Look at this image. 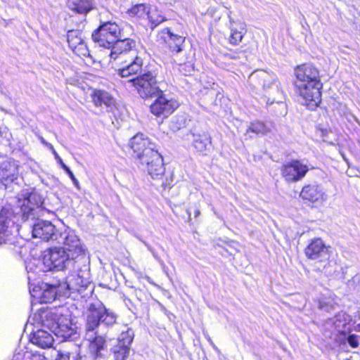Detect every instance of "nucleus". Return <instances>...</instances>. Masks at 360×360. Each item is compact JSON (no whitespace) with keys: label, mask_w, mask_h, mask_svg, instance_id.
<instances>
[{"label":"nucleus","mask_w":360,"mask_h":360,"mask_svg":"<svg viewBox=\"0 0 360 360\" xmlns=\"http://www.w3.org/2000/svg\"><path fill=\"white\" fill-rule=\"evenodd\" d=\"M69 177L71 179V180L72 181L74 185L78 188L79 189V183L78 181V180L75 178V175L73 174L72 172H70L69 174H68Z\"/></svg>","instance_id":"nucleus-35"},{"label":"nucleus","mask_w":360,"mask_h":360,"mask_svg":"<svg viewBox=\"0 0 360 360\" xmlns=\"http://www.w3.org/2000/svg\"><path fill=\"white\" fill-rule=\"evenodd\" d=\"M300 196L304 200L321 203L327 199L323 188L316 184H309L302 188Z\"/></svg>","instance_id":"nucleus-17"},{"label":"nucleus","mask_w":360,"mask_h":360,"mask_svg":"<svg viewBox=\"0 0 360 360\" xmlns=\"http://www.w3.org/2000/svg\"><path fill=\"white\" fill-rule=\"evenodd\" d=\"M129 146L134 151V158L145 153V150L155 147V143H152L143 134H137L132 137L129 142Z\"/></svg>","instance_id":"nucleus-20"},{"label":"nucleus","mask_w":360,"mask_h":360,"mask_svg":"<svg viewBox=\"0 0 360 360\" xmlns=\"http://www.w3.org/2000/svg\"><path fill=\"white\" fill-rule=\"evenodd\" d=\"M134 336V331L131 329L128 328L126 331H122L118 338L117 345L130 347V345L132 342Z\"/></svg>","instance_id":"nucleus-29"},{"label":"nucleus","mask_w":360,"mask_h":360,"mask_svg":"<svg viewBox=\"0 0 360 360\" xmlns=\"http://www.w3.org/2000/svg\"><path fill=\"white\" fill-rule=\"evenodd\" d=\"M158 98L151 104L150 112L157 117H167L179 106V102L172 98H168L162 94L156 95Z\"/></svg>","instance_id":"nucleus-9"},{"label":"nucleus","mask_w":360,"mask_h":360,"mask_svg":"<svg viewBox=\"0 0 360 360\" xmlns=\"http://www.w3.org/2000/svg\"><path fill=\"white\" fill-rule=\"evenodd\" d=\"M12 215L9 207H4L0 211V236L4 237V243L9 240V231L8 230L10 218Z\"/></svg>","instance_id":"nucleus-24"},{"label":"nucleus","mask_w":360,"mask_h":360,"mask_svg":"<svg viewBox=\"0 0 360 360\" xmlns=\"http://www.w3.org/2000/svg\"><path fill=\"white\" fill-rule=\"evenodd\" d=\"M297 92L304 99L305 105L313 108L321 102L320 73L317 68L311 64H302L295 69Z\"/></svg>","instance_id":"nucleus-4"},{"label":"nucleus","mask_w":360,"mask_h":360,"mask_svg":"<svg viewBox=\"0 0 360 360\" xmlns=\"http://www.w3.org/2000/svg\"><path fill=\"white\" fill-rule=\"evenodd\" d=\"M147 7L144 4H138L131 8L130 12L131 14L136 15L139 18H148Z\"/></svg>","instance_id":"nucleus-31"},{"label":"nucleus","mask_w":360,"mask_h":360,"mask_svg":"<svg viewBox=\"0 0 360 360\" xmlns=\"http://www.w3.org/2000/svg\"><path fill=\"white\" fill-rule=\"evenodd\" d=\"M41 141L43 144H44L45 146H48V142H46L43 138L41 139Z\"/></svg>","instance_id":"nucleus-41"},{"label":"nucleus","mask_w":360,"mask_h":360,"mask_svg":"<svg viewBox=\"0 0 360 360\" xmlns=\"http://www.w3.org/2000/svg\"><path fill=\"white\" fill-rule=\"evenodd\" d=\"M319 307H320L321 309H323V308H324V305H323V304L322 302H320V303H319Z\"/></svg>","instance_id":"nucleus-45"},{"label":"nucleus","mask_w":360,"mask_h":360,"mask_svg":"<svg viewBox=\"0 0 360 360\" xmlns=\"http://www.w3.org/2000/svg\"><path fill=\"white\" fill-rule=\"evenodd\" d=\"M129 82L137 90V92L142 98H149L153 96L159 95L161 92L159 86L157 85L155 77L150 72L146 73Z\"/></svg>","instance_id":"nucleus-8"},{"label":"nucleus","mask_w":360,"mask_h":360,"mask_svg":"<svg viewBox=\"0 0 360 360\" xmlns=\"http://www.w3.org/2000/svg\"><path fill=\"white\" fill-rule=\"evenodd\" d=\"M184 140L191 143L195 149L203 155H207L210 151L211 139L206 134H200L191 131L184 136Z\"/></svg>","instance_id":"nucleus-15"},{"label":"nucleus","mask_w":360,"mask_h":360,"mask_svg":"<svg viewBox=\"0 0 360 360\" xmlns=\"http://www.w3.org/2000/svg\"><path fill=\"white\" fill-rule=\"evenodd\" d=\"M37 329L34 331L30 337V342L42 349L51 348L54 342L53 333L49 330H46L45 327Z\"/></svg>","instance_id":"nucleus-18"},{"label":"nucleus","mask_w":360,"mask_h":360,"mask_svg":"<svg viewBox=\"0 0 360 360\" xmlns=\"http://www.w3.org/2000/svg\"><path fill=\"white\" fill-rule=\"evenodd\" d=\"M158 38L159 41L165 43L173 53H178L183 50L185 37L173 34L169 28L161 30Z\"/></svg>","instance_id":"nucleus-13"},{"label":"nucleus","mask_w":360,"mask_h":360,"mask_svg":"<svg viewBox=\"0 0 360 360\" xmlns=\"http://www.w3.org/2000/svg\"><path fill=\"white\" fill-rule=\"evenodd\" d=\"M53 154L54 155V157H55V159L57 160V162L59 163V164H63V160L60 158V157L58 155V154L57 153V152L55 150V149H53Z\"/></svg>","instance_id":"nucleus-36"},{"label":"nucleus","mask_w":360,"mask_h":360,"mask_svg":"<svg viewBox=\"0 0 360 360\" xmlns=\"http://www.w3.org/2000/svg\"><path fill=\"white\" fill-rule=\"evenodd\" d=\"M86 318L85 339L89 342V349L92 358L96 359L101 356L104 349L105 340L102 336L96 335L95 330L99 323L112 326L116 323L117 315L101 302L91 303L89 307Z\"/></svg>","instance_id":"nucleus-2"},{"label":"nucleus","mask_w":360,"mask_h":360,"mask_svg":"<svg viewBox=\"0 0 360 360\" xmlns=\"http://www.w3.org/2000/svg\"><path fill=\"white\" fill-rule=\"evenodd\" d=\"M135 46L136 42L131 39H119L117 38L110 48V58L115 60L127 54L131 56L133 51H136L133 49Z\"/></svg>","instance_id":"nucleus-16"},{"label":"nucleus","mask_w":360,"mask_h":360,"mask_svg":"<svg viewBox=\"0 0 360 360\" xmlns=\"http://www.w3.org/2000/svg\"><path fill=\"white\" fill-rule=\"evenodd\" d=\"M249 129L251 130V131L255 133V134H265L270 131V127L265 125L264 123L256 121L251 123V125L249 127Z\"/></svg>","instance_id":"nucleus-30"},{"label":"nucleus","mask_w":360,"mask_h":360,"mask_svg":"<svg viewBox=\"0 0 360 360\" xmlns=\"http://www.w3.org/2000/svg\"><path fill=\"white\" fill-rule=\"evenodd\" d=\"M30 226L33 238L63 245L44 252V271L75 269L87 261V250L74 231H59L51 222L41 219H37Z\"/></svg>","instance_id":"nucleus-1"},{"label":"nucleus","mask_w":360,"mask_h":360,"mask_svg":"<svg viewBox=\"0 0 360 360\" xmlns=\"http://www.w3.org/2000/svg\"><path fill=\"white\" fill-rule=\"evenodd\" d=\"M46 146L49 147V148L51 149V151L53 152V149H54V148H53V146L51 143H49L48 146Z\"/></svg>","instance_id":"nucleus-42"},{"label":"nucleus","mask_w":360,"mask_h":360,"mask_svg":"<svg viewBox=\"0 0 360 360\" xmlns=\"http://www.w3.org/2000/svg\"><path fill=\"white\" fill-rule=\"evenodd\" d=\"M19 176V165L14 160H6L0 164V181L6 186Z\"/></svg>","instance_id":"nucleus-14"},{"label":"nucleus","mask_w":360,"mask_h":360,"mask_svg":"<svg viewBox=\"0 0 360 360\" xmlns=\"http://www.w3.org/2000/svg\"><path fill=\"white\" fill-rule=\"evenodd\" d=\"M309 169L300 161L293 160L284 165L281 169V174L288 182H296L301 180Z\"/></svg>","instance_id":"nucleus-11"},{"label":"nucleus","mask_w":360,"mask_h":360,"mask_svg":"<svg viewBox=\"0 0 360 360\" xmlns=\"http://www.w3.org/2000/svg\"><path fill=\"white\" fill-rule=\"evenodd\" d=\"M341 316H344V315H338L337 320L335 322V328L338 333L335 341L339 344L344 345L347 342V333L350 332V327L346 322L342 323L340 320Z\"/></svg>","instance_id":"nucleus-25"},{"label":"nucleus","mask_w":360,"mask_h":360,"mask_svg":"<svg viewBox=\"0 0 360 360\" xmlns=\"http://www.w3.org/2000/svg\"><path fill=\"white\" fill-rule=\"evenodd\" d=\"M4 237L0 236V245L4 243Z\"/></svg>","instance_id":"nucleus-43"},{"label":"nucleus","mask_w":360,"mask_h":360,"mask_svg":"<svg viewBox=\"0 0 360 360\" xmlns=\"http://www.w3.org/2000/svg\"><path fill=\"white\" fill-rule=\"evenodd\" d=\"M32 319L64 340L76 338L77 327L72 323L68 311L64 307L41 308L33 315Z\"/></svg>","instance_id":"nucleus-3"},{"label":"nucleus","mask_w":360,"mask_h":360,"mask_svg":"<svg viewBox=\"0 0 360 360\" xmlns=\"http://www.w3.org/2000/svg\"><path fill=\"white\" fill-rule=\"evenodd\" d=\"M61 167L68 174H69L72 171L70 169V168L63 162V164H60Z\"/></svg>","instance_id":"nucleus-39"},{"label":"nucleus","mask_w":360,"mask_h":360,"mask_svg":"<svg viewBox=\"0 0 360 360\" xmlns=\"http://www.w3.org/2000/svg\"><path fill=\"white\" fill-rule=\"evenodd\" d=\"M41 204V198L36 193H31L27 199L24 200L22 205V217L27 221L31 216H34V212Z\"/></svg>","instance_id":"nucleus-21"},{"label":"nucleus","mask_w":360,"mask_h":360,"mask_svg":"<svg viewBox=\"0 0 360 360\" xmlns=\"http://www.w3.org/2000/svg\"><path fill=\"white\" fill-rule=\"evenodd\" d=\"M146 278L148 282H150V278L148 276H146Z\"/></svg>","instance_id":"nucleus-46"},{"label":"nucleus","mask_w":360,"mask_h":360,"mask_svg":"<svg viewBox=\"0 0 360 360\" xmlns=\"http://www.w3.org/2000/svg\"><path fill=\"white\" fill-rule=\"evenodd\" d=\"M347 342L349 344V345L353 347L356 348L359 346V337L356 335L352 334L349 335L347 337Z\"/></svg>","instance_id":"nucleus-33"},{"label":"nucleus","mask_w":360,"mask_h":360,"mask_svg":"<svg viewBox=\"0 0 360 360\" xmlns=\"http://www.w3.org/2000/svg\"><path fill=\"white\" fill-rule=\"evenodd\" d=\"M67 41L69 47L76 55L80 57L89 56L86 43L79 30H69L67 33Z\"/></svg>","instance_id":"nucleus-12"},{"label":"nucleus","mask_w":360,"mask_h":360,"mask_svg":"<svg viewBox=\"0 0 360 360\" xmlns=\"http://www.w3.org/2000/svg\"><path fill=\"white\" fill-rule=\"evenodd\" d=\"M135 162L139 167L146 169L152 178H159L165 173L163 159L155 149V146L145 150V153L138 155Z\"/></svg>","instance_id":"nucleus-6"},{"label":"nucleus","mask_w":360,"mask_h":360,"mask_svg":"<svg viewBox=\"0 0 360 360\" xmlns=\"http://www.w3.org/2000/svg\"><path fill=\"white\" fill-rule=\"evenodd\" d=\"M330 247L319 238L312 240L304 250L306 257L318 262H327L330 257Z\"/></svg>","instance_id":"nucleus-10"},{"label":"nucleus","mask_w":360,"mask_h":360,"mask_svg":"<svg viewBox=\"0 0 360 360\" xmlns=\"http://www.w3.org/2000/svg\"><path fill=\"white\" fill-rule=\"evenodd\" d=\"M119 26L112 22H104L92 34L93 40L100 46L110 49L113 43L119 38Z\"/></svg>","instance_id":"nucleus-7"},{"label":"nucleus","mask_w":360,"mask_h":360,"mask_svg":"<svg viewBox=\"0 0 360 360\" xmlns=\"http://www.w3.org/2000/svg\"><path fill=\"white\" fill-rule=\"evenodd\" d=\"M200 212L199 209L196 208V210L195 211V217H198L200 215Z\"/></svg>","instance_id":"nucleus-40"},{"label":"nucleus","mask_w":360,"mask_h":360,"mask_svg":"<svg viewBox=\"0 0 360 360\" xmlns=\"http://www.w3.org/2000/svg\"><path fill=\"white\" fill-rule=\"evenodd\" d=\"M243 36L239 32H233L231 33V42L233 44H237L241 41Z\"/></svg>","instance_id":"nucleus-34"},{"label":"nucleus","mask_w":360,"mask_h":360,"mask_svg":"<svg viewBox=\"0 0 360 360\" xmlns=\"http://www.w3.org/2000/svg\"><path fill=\"white\" fill-rule=\"evenodd\" d=\"M125 63L127 64L118 70V74L122 77H127L141 71L143 59L136 54V51H133V54L129 56V61L125 60Z\"/></svg>","instance_id":"nucleus-19"},{"label":"nucleus","mask_w":360,"mask_h":360,"mask_svg":"<svg viewBox=\"0 0 360 360\" xmlns=\"http://www.w3.org/2000/svg\"><path fill=\"white\" fill-rule=\"evenodd\" d=\"M254 79H258L259 83L262 86L263 89L266 90L273 86H278V79L276 75L272 72L264 70H259L255 72L251 75Z\"/></svg>","instance_id":"nucleus-22"},{"label":"nucleus","mask_w":360,"mask_h":360,"mask_svg":"<svg viewBox=\"0 0 360 360\" xmlns=\"http://www.w3.org/2000/svg\"><path fill=\"white\" fill-rule=\"evenodd\" d=\"M326 263L323 268L320 269L321 271L326 274L327 276H331L333 275L335 271V268L334 265L331 264L330 262H329V259L327 262H325Z\"/></svg>","instance_id":"nucleus-32"},{"label":"nucleus","mask_w":360,"mask_h":360,"mask_svg":"<svg viewBox=\"0 0 360 360\" xmlns=\"http://www.w3.org/2000/svg\"><path fill=\"white\" fill-rule=\"evenodd\" d=\"M88 274L80 271L77 274H72L67 277L64 283H59L58 286L51 285V288L43 292V297L45 302H51L56 299L57 295H66L65 290L71 292H77L82 293L89 285Z\"/></svg>","instance_id":"nucleus-5"},{"label":"nucleus","mask_w":360,"mask_h":360,"mask_svg":"<svg viewBox=\"0 0 360 360\" xmlns=\"http://www.w3.org/2000/svg\"><path fill=\"white\" fill-rule=\"evenodd\" d=\"M61 167L68 174H69L72 171L70 169V168L63 162V164H60Z\"/></svg>","instance_id":"nucleus-37"},{"label":"nucleus","mask_w":360,"mask_h":360,"mask_svg":"<svg viewBox=\"0 0 360 360\" xmlns=\"http://www.w3.org/2000/svg\"><path fill=\"white\" fill-rule=\"evenodd\" d=\"M147 19H148L152 28H154L166 20L165 18L162 15L161 11L155 7H150L148 8Z\"/></svg>","instance_id":"nucleus-26"},{"label":"nucleus","mask_w":360,"mask_h":360,"mask_svg":"<svg viewBox=\"0 0 360 360\" xmlns=\"http://www.w3.org/2000/svg\"><path fill=\"white\" fill-rule=\"evenodd\" d=\"M186 212H187V214H188V220L190 221V220H191V212H190V210H187V211H186Z\"/></svg>","instance_id":"nucleus-44"},{"label":"nucleus","mask_w":360,"mask_h":360,"mask_svg":"<svg viewBox=\"0 0 360 360\" xmlns=\"http://www.w3.org/2000/svg\"><path fill=\"white\" fill-rule=\"evenodd\" d=\"M61 167L68 174H69L72 171L70 169V168L63 162V164H60Z\"/></svg>","instance_id":"nucleus-38"},{"label":"nucleus","mask_w":360,"mask_h":360,"mask_svg":"<svg viewBox=\"0 0 360 360\" xmlns=\"http://www.w3.org/2000/svg\"><path fill=\"white\" fill-rule=\"evenodd\" d=\"M70 7L79 13H85L92 8L91 0H77L70 4Z\"/></svg>","instance_id":"nucleus-27"},{"label":"nucleus","mask_w":360,"mask_h":360,"mask_svg":"<svg viewBox=\"0 0 360 360\" xmlns=\"http://www.w3.org/2000/svg\"><path fill=\"white\" fill-rule=\"evenodd\" d=\"M91 96L93 103L96 106L102 107L104 105L106 108H111L115 104L113 98L106 91L95 90Z\"/></svg>","instance_id":"nucleus-23"},{"label":"nucleus","mask_w":360,"mask_h":360,"mask_svg":"<svg viewBox=\"0 0 360 360\" xmlns=\"http://www.w3.org/2000/svg\"><path fill=\"white\" fill-rule=\"evenodd\" d=\"M130 347L117 345L113 347L112 352L115 360H125L129 356Z\"/></svg>","instance_id":"nucleus-28"}]
</instances>
